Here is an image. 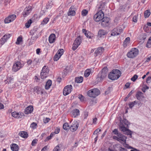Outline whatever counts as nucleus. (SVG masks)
Returning a JSON list of instances; mask_svg holds the SVG:
<instances>
[{
	"mask_svg": "<svg viewBox=\"0 0 151 151\" xmlns=\"http://www.w3.org/2000/svg\"><path fill=\"white\" fill-rule=\"evenodd\" d=\"M60 57L58 55H57V54H56L54 57V60L55 61H56L58 60Z\"/></svg>",
	"mask_w": 151,
	"mask_h": 151,
	"instance_id": "47",
	"label": "nucleus"
},
{
	"mask_svg": "<svg viewBox=\"0 0 151 151\" xmlns=\"http://www.w3.org/2000/svg\"><path fill=\"white\" fill-rule=\"evenodd\" d=\"M71 114L73 117H76L80 115V111L77 109H74L71 112Z\"/></svg>",
	"mask_w": 151,
	"mask_h": 151,
	"instance_id": "22",
	"label": "nucleus"
},
{
	"mask_svg": "<svg viewBox=\"0 0 151 151\" xmlns=\"http://www.w3.org/2000/svg\"><path fill=\"white\" fill-rule=\"evenodd\" d=\"M32 36L31 37V40H33L32 42L36 40L38 38V35L39 34V32L37 30L33 29L30 32Z\"/></svg>",
	"mask_w": 151,
	"mask_h": 151,
	"instance_id": "13",
	"label": "nucleus"
},
{
	"mask_svg": "<svg viewBox=\"0 0 151 151\" xmlns=\"http://www.w3.org/2000/svg\"><path fill=\"white\" fill-rule=\"evenodd\" d=\"M4 81L6 84L13 83H14V78L13 76H8L7 77L6 79Z\"/></svg>",
	"mask_w": 151,
	"mask_h": 151,
	"instance_id": "26",
	"label": "nucleus"
},
{
	"mask_svg": "<svg viewBox=\"0 0 151 151\" xmlns=\"http://www.w3.org/2000/svg\"><path fill=\"white\" fill-rule=\"evenodd\" d=\"M122 31V29L120 27L115 28L111 31V35L116 36L120 35Z\"/></svg>",
	"mask_w": 151,
	"mask_h": 151,
	"instance_id": "10",
	"label": "nucleus"
},
{
	"mask_svg": "<svg viewBox=\"0 0 151 151\" xmlns=\"http://www.w3.org/2000/svg\"><path fill=\"white\" fill-rule=\"evenodd\" d=\"M113 138L119 142L121 143H126V142L127 137L121 133L119 134L117 136H113Z\"/></svg>",
	"mask_w": 151,
	"mask_h": 151,
	"instance_id": "5",
	"label": "nucleus"
},
{
	"mask_svg": "<svg viewBox=\"0 0 151 151\" xmlns=\"http://www.w3.org/2000/svg\"><path fill=\"white\" fill-rule=\"evenodd\" d=\"M121 123H122L124 125L126 126V127H128L129 124V122L128 120L125 119H124L122 121H120V124Z\"/></svg>",
	"mask_w": 151,
	"mask_h": 151,
	"instance_id": "35",
	"label": "nucleus"
},
{
	"mask_svg": "<svg viewBox=\"0 0 151 151\" xmlns=\"http://www.w3.org/2000/svg\"><path fill=\"white\" fill-rule=\"evenodd\" d=\"M119 150L120 151H128L127 150L124 148L120 147L119 149Z\"/></svg>",
	"mask_w": 151,
	"mask_h": 151,
	"instance_id": "63",
	"label": "nucleus"
},
{
	"mask_svg": "<svg viewBox=\"0 0 151 151\" xmlns=\"http://www.w3.org/2000/svg\"><path fill=\"white\" fill-rule=\"evenodd\" d=\"M19 135L24 138H27L28 137L27 133L24 131H21L19 134Z\"/></svg>",
	"mask_w": 151,
	"mask_h": 151,
	"instance_id": "29",
	"label": "nucleus"
},
{
	"mask_svg": "<svg viewBox=\"0 0 151 151\" xmlns=\"http://www.w3.org/2000/svg\"><path fill=\"white\" fill-rule=\"evenodd\" d=\"M132 94V91H130L129 93L127 96L124 99V101H126L127 99L130 96V95Z\"/></svg>",
	"mask_w": 151,
	"mask_h": 151,
	"instance_id": "56",
	"label": "nucleus"
},
{
	"mask_svg": "<svg viewBox=\"0 0 151 151\" xmlns=\"http://www.w3.org/2000/svg\"><path fill=\"white\" fill-rule=\"evenodd\" d=\"M139 51L138 50L135 48H133L128 52L127 54V57L130 58H134L136 57L138 55Z\"/></svg>",
	"mask_w": 151,
	"mask_h": 151,
	"instance_id": "3",
	"label": "nucleus"
},
{
	"mask_svg": "<svg viewBox=\"0 0 151 151\" xmlns=\"http://www.w3.org/2000/svg\"><path fill=\"white\" fill-rule=\"evenodd\" d=\"M38 60L37 59H35L34 60L32 61V64L33 65H35L38 62Z\"/></svg>",
	"mask_w": 151,
	"mask_h": 151,
	"instance_id": "53",
	"label": "nucleus"
},
{
	"mask_svg": "<svg viewBox=\"0 0 151 151\" xmlns=\"http://www.w3.org/2000/svg\"><path fill=\"white\" fill-rule=\"evenodd\" d=\"M34 92L37 94H40L41 93V89L39 87H35L34 89Z\"/></svg>",
	"mask_w": 151,
	"mask_h": 151,
	"instance_id": "37",
	"label": "nucleus"
},
{
	"mask_svg": "<svg viewBox=\"0 0 151 151\" xmlns=\"http://www.w3.org/2000/svg\"><path fill=\"white\" fill-rule=\"evenodd\" d=\"M130 40V38L129 37H127L124 40V46L126 47L127 45L129 43Z\"/></svg>",
	"mask_w": 151,
	"mask_h": 151,
	"instance_id": "34",
	"label": "nucleus"
},
{
	"mask_svg": "<svg viewBox=\"0 0 151 151\" xmlns=\"http://www.w3.org/2000/svg\"><path fill=\"white\" fill-rule=\"evenodd\" d=\"M82 39L80 36L78 37L75 40L73 45L72 49L75 50L80 45L82 42Z\"/></svg>",
	"mask_w": 151,
	"mask_h": 151,
	"instance_id": "6",
	"label": "nucleus"
},
{
	"mask_svg": "<svg viewBox=\"0 0 151 151\" xmlns=\"http://www.w3.org/2000/svg\"><path fill=\"white\" fill-rule=\"evenodd\" d=\"M11 36V35L9 33L6 34L4 35L0 40V44L3 45L7 40Z\"/></svg>",
	"mask_w": 151,
	"mask_h": 151,
	"instance_id": "15",
	"label": "nucleus"
},
{
	"mask_svg": "<svg viewBox=\"0 0 151 151\" xmlns=\"http://www.w3.org/2000/svg\"><path fill=\"white\" fill-rule=\"evenodd\" d=\"M22 37H19L17 39V41L16 42V43L17 45H19L20 43L22 41Z\"/></svg>",
	"mask_w": 151,
	"mask_h": 151,
	"instance_id": "45",
	"label": "nucleus"
},
{
	"mask_svg": "<svg viewBox=\"0 0 151 151\" xmlns=\"http://www.w3.org/2000/svg\"><path fill=\"white\" fill-rule=\"evenodd\" d=\"M104 14L101 10L98 11L94 16V20L96 22L101 21L104 17Z\"/></svg>",
	"mask_w": 151,
	"mask_h": 151,
	"instance_id": "4",
	"label": "nucleus"
},
{
	"mask_svg": "<svg viewBox=\"0 0 151 151\" xmlns=\"http://www.w3.org/2000/svg\"><path fill=\"white\" fill-rule=\"evenodd\" d=\"M79 126L78 122L76 121L73 122L71 126L70 127V130L72 132H74L77 129Z\"/></svg>",
	"mask_w": 151,
	"mask_h": 151,
	"instance_id": "20",
	"label": "nucleus"
},
{
	"mask_svg": "<svg viewBox=\"0 0 151 151\" xmlns=\"http://www.w3.org/2000/svg\"><path fill=\"white\" fill-rule=\"evenodd\" d=\"M136 96L137 99L140 101H143L144 99L145 98L144 93L140 91L137 92L136 94Z\"/></svg>",
	"mask_w": 151,
	"mask_h": 151,
	"instance_id": "18",
	"label": "nucleus"
},
{
	"mask_svg": "<svg viewBox=\"0 0 151 151\" xmlns=\"http://www.w3.org/2000/svg\"><path fill=\"white\" fill-rule=\"evenodd\" d=\"M63 128L64 130H67L70 129V127L68 123H65L63 125Z\"/></svg>",
	"mask_w": 151,
	"mask_h": 151,
	"instance_id": "39",
	"label": "nucleus"
},
{
	"mask_svg": "<svg viewBox=\"0 0 151 151\" xmlns=\"http://www.w3.org/2000/svg\"><path fill=\"white\" fill-rule=\"evenodd\" d=\"M63 53V49H60L58 50L56 54H57V55H58L59 56L61 57Z\"/></svg>",
	"mask_w": 151,
	"mask_h": 151,
	"instance_id": "42",
	"label": "nucleus"
},
{
	"mask_svg": "<svg viewBox=\"0 0 151 151\" xmlns=\"http://www.w3.org/2000/svg\"><path fill=\"white\" fill-rule=\"evenodd\" d=\"M120 130L124 134L128 135H131L132 134V132L128 129L126 126L122 123L120 124L119 126Z\"/></svg>",
	"mask_w": 151,
	"mask_h": 151,
	"instance_id": "8",
	"label": "nucleus"
},
{
	"mask_svg": "<svg viewBox=\"0 0 151 151\" xmlns=\"http://www.w3.org/2000/svg\"><path fill=\"white\" fill-rule=\"evenodd\" d=\"M146 47L148 48L151 47V36L149 38L147 42Z\"/></svg>",
	"mask_w": 151,
	"mask_h": 151,
	"instance_id": "41",
	"label": "nucleus"
},
{
	"mask_svg": "<svg viewBox=\"0 0 151 151\" xmlns=\"http://www.w3.org/2000/svg\"><path fill=\"white\" fill-rule=\"evenodd\" d=\"M27 63L29 65L32 64V61L31 60H29L27 61Z\"/></svg>",
	"mask_w": 151,
	"mask_h": 151,
	"instance_id": "62",
	"label": "nucleus"
},
{
	"mask_svg": "<svg viewBox=\"0 0 151 151\" xmlns=\"http://www.w3.org/2000/svg\"><path fill=\"white\" fill-rule=\"evenodd\" d=\"M150 12L149 10L145 11L144 12V15L145 18H148L150 15Z\"/></svg>",
	"mask_w": 151,
	"mask_h": 151,
	"instance_id": "38",
	"label": "nucleus"
},
{
	"mask_svg": "<svg viewBox=\"0 0 151 151\" xmlns=\"http://www.w3.org/2000/svg\"><path fill=\"white\" fill-rule=\"evenodd\" d=\"M76 12L75 10L74 6H72L69 9L68 15V16H74Z\"/></svg>",
	"mask_w": 151,
	"mask_h": 151,
	"instance_id": "24",
	"label": "nucleus"
},
{
	"mask_svg": "<svg viewBox=\"0 0 151 151\" xmlns=\"http://www.w3.org/2000/svg\"><path fill=\"white\" fill-rule=\"evenodd\" d=\"M88 13V11L86 9L83 10L81 12L82 16H85Z\"/></svg>",
	"mask_w": 151,
	"mask_h": 151,
	"instance_id": "46",
	"label": "nucleus"
},
{
	"mask_svg": "<svg viewBox=\"0 0 151 151\" xmlns=\"http://www.w3.org/2000/svg\"><path fill=\"white\" fill-rule=\"evenodd\" d=\"M16 18V15L14 14L10 15L5 19L4 22L5 23H9L13 22Z\"/></svg>",
	"mask_w": 151,
	"mask_h": 151,
	"instance_id": "14",
	"label": "nucleus"
},
{
	"mask_svg": "<svg viewBox=\"0 0 151 151\" xmlns=\"http://www.w3.org/2000/svg\"><path fill=\"white\" fill-rule=\"evenodd\" d=\"M33 107L32 106H27L25 109L24 113L26 114L31 113L33 111Z\"/></svg>",
	"mask_w": 151,
	"mask_h": 151,
	"instance_id": "25",
	"label": "nucleus"
},
{
	"mask_svg": "<svg viewBox=\"0 0 151 151\" xmlns=\"http://www.w3.org/2000/svg\"><path fill=\"white\" fill-rule=\"evenodd\" d=\"M107 34L106 32L103 29H100L98 32V37H99L104 38Z\"/></svg>",
	"mask_w": 151,
	"mask_h": 151,
	"instance_id": "23",
	"label": "nucleus"
},
{
	"mask_svg": "<svg viewBox=\"0 0 151 151\" xmlns=\"http://www.w3.org/2000/svg\"><path fill=\"white\" fill-rule=\"evenodd\" d=\"M138 15L137 14L135 15L133 18L132 20L133 22H136L137 20Z\"/></svg>",
	"mask_w": 151,
	"mask_h": 151,
	"instance_id": "51",
	"label": "nucleus"
},
{
	"mask_svg": "<svg viewBox=\"0 0 151 151\" xmlns=\"http://www.w3.org/2000/svg\"><path fill=\"white\" fill-rule=\"evenodd\" d=\"M97 119L95 117L93 119V123L94 124H96L97 123Z\"/></svg>",
	"mask_w": 151,
	"mask_h": 151,
	"instance_id": "61",
	"label": "nucleus"
},
{
	"mask_svg": "<svg viewBox=\"0 0 151 151\" xmlns=\"http://www.w3.org/2000/svg\"><path fill=\"white\" fill-rule=\"evenodd\" d=\"M23 66V65L20 62H17L13 65L12 70L14 72H17L22 68Z\"/></svg>",
	"mask_w": 151,
	"mask_h": 151,
	"instance_id": "12",
	"label": "nucleus"
},
{
	"mask_svg": "<svg viewBox=\"0 0 151 151\" xmlns=\"http://www.w3.org/2000/svg\"><path fill=\"white\" fill-rule=\"evenodd\" d=\"M121 75V72L119 70L114 69L109 73L108 78L110 80H115L119 78Z\"/></svg>",
	"mask_w": 151,
	"mask_h": 151,
	"instance_id": "1",
	"label": "nucleus"
},
{
	"mask_svg": "<svg viewBox=\"0 0 151 151\" xmlns=\"http://www.w3.org/2000/svg\"><path fill=\"white\" fill-rule=\"evenodd\" d=\"M101 131V129H96L93 132L94 134H97V133Z\"/></svg>",
	"mask_w": 151,
	"mask_h": 151,
	"instance_id": "55",
	"label": "nucleus"
},
{
	"mask_svg": "<svg viewBox=\"0 0 151 151\" xmlns=\"http://www.w3.org/2000/svg\"><path fill=\"white\" fill-rule=\"evenodd\" d=\"M111 88L110 87H108L106 90L105 91V94L106 95H107L109 94V93L111 92Z\"/></svg>",
	"mask_w": 151,
	"mask_h": 151,
	"instance_id": "52",
	"label": "nucleus"
},
{
	"mask_svg": "<svg viewBox=\"0 0 151 151\" xmlns=\"http://www.w3.org/2000/svg\"><path fill=\"white\" fill-rule=\"evenodd\" d=\"M110 19L107 17H104L101 21V24L104 27H106L109 25L110 24Z\"/></svg>",
	"mask_w": 151,
	"mask_h": 151,
	"instance_id": "16",
	"label": "nucleus"
},
{
	"mask_svg": "<svg viewBox=\"0 0 151 151\" xmlns=\"http://www.w3.org/2000/svg\"><path fill=\"white\" fill-rule=\"evenodd\" d=\"M56 36L54 34H51L49 36L48 40L50 43H53L55 41Z\"/></svg>",
	"mask_w": 151,
	"mask_h": 151,
	"instance_id": "27",
	"label": "nucleus"
},
{
	"mask_svg": "<svg viewBox=\"0 0 151 151\" xmlns=\"http://www.w3.org/2000/svg\"><path fill=\"white\" fill-rule=\"evenodd\" d=\"M50 120V119L49 118H46L44 120V122L45 123H47L49 122Z\"/></svg>",
	"mask_w": 151,
	"mask_h": 151,
	"instance_id": "59",
	"label": "nucleus"
},
{
	"mask_svg": "<svg viewBox=\"0 0 151 151\" xmlns=\"http://www.w3.org/2000/svg\"><path fill=\"white\" fill-rule=\"evenodd\" d=\"M138 78V76L137 75H134L131 78V80L134 82Z\"/></svg>",
	"mask_w": 151,
	"mask_h": 151,
	"instance_id": "49",
	"label": "nucleus"
},
{
	"mask_svg": "<svg viewBox=\"0 0 151 151\" xmlns=\"http://www.w3.org/2000/svg\"><path fill=\"white\" fill-rule=\"evenodd\" d=\"M151 80V77H148L147 79L146 82L147 83H149L150 82V81Z\"/></svg>",
	"mask_w": 151,
	"mask_h": 151,
	"instance_id": "60",
	"label": "nucleus"
},
{
	"mask_svg": "<svg viewBox=\"0 0 151 151\" xmlns=\"http://www.w3.org/2000/svg\"><path fill=\"white\" fill-rule=\"evenodd\" d=\"M52 83V81L50 80H48L45 86V88L46 89H48L51 86Z\"/></svg>",
	"mask_w": 151,
	"mask_h": 151,
	"instance_id": "30",
	"label": "nucleus"
},
{
	"mask_svg": "<svg viewBox=\"0 0 151 151\" xmlns=\"http://www.w3.org/2000/svg\"><path fill=\"white\" fill-rule=\"evenodd\" d=\"M83 81V78L82 76L75 78V81L76 82L78 83H82Z\"/></svg>",
	"mask_w": 151,
	"mask_h": 151,
	"instance_id": "33",
	"label": "nucleus"
},
{
	"mask_svg": "<svg viewBox=\"0 0 151 151\" xmlns=\"http://www.w3.org/2000/svg\"><path fill=\"white\" fill-rule=\"evenodd\" d=\"M73 90L72 86L71 85L66 86L63 90V94L64 96H67Z\"/></svg>",
	"mask_w": 151,
	"mask_h": 151,
	"instance_id": "11",
	"label": "nucleus"
},
{
	"mask_svg": "<svg viewBox=\"0 0 151 151\" xmlns=\"http://www.w3.org/2000/svg\"><path fill=\"white\" fill-rule=\"evenodd\" d=\"M37 124L35 122H33L31 125L30 127L33 129H35L37 128Z\"/></svg>",
	"mask_w": 151,
	"mask_h": 151,
	"instance_id": "44",
	"label": "nucleus"
},
{
	"mask_svg": "<svg viewBox=\"0 0 151 151\" xmlns=\"http://www.w3.org/2000/svg\"><path fill=\"white\" fill-rule=\"evenodd\" d=\"M49 72V69L46 66H44L42 68L41 73V78L42 79H44L48 76Z\"/></svg>",
	"mask_w": 151,
	"mask_h": 151,
	"instance_id": "9",
	"label": "nucleus"
},
{
	"mask_svg": "<svg viewBox=\"0 0 151 151\" xmlns=\"http://www.w3.org/2000/svg\"><path fill=\"white\" fill-rule=\"evenodd\" d=\"M90 33L89 32H88L85 35L86 36V37L88 38H91V37L90 35Z\"/></svg>",
	"mask_w": 151,
	"mask_h": 151,
	"instance_id": "58",
	"label": "nucleus"
},
{
	"mask_svg": "<svg viewBox=\"0 0 151 151\" xmlns=\"http://www.w3.org/2000/svg\"><path fill=\"white\" fill-rule=\"evenodd\" d=\"M49 20V19L48 18L46 17L42 21L41 23V24L42 25H44L46 24Z\"/></svg>",
	"mask_w": 151,
	"mask_h": 151,
	"instance_id": "36",
	"label": "nucleus"
},
{
	"mask_svg": "<svg viewBox=\"0 0 151 151\" xmlns=\"http://www.w3.org/2000/svg\"><path fill=\"white\" fill-rule=\"evenodd\" d=\"M32 11V6H29L25 8L23 12V14L24 17H26L28 16L31 12Z\"/></svg>",
	"mask_w": 151,
	"mask_h": 151,
	"instance_id": "17",
	"label": "nucleus"
},
{
	"mask_svg": "<svg viewBox=\"0 0 151 151\" xmlns=\"http://www.w3.org/2000/svg\"><path fill=\"white\" fill-rule=\"evenodd\" d=\"M78 98L81 101H83L84 100V97L81 94H79L78 96Z\"/></svg>",
	"mask_w": 151,
	"mask_h": 151,
	"instance_id": "50",
	"label": "nucleus"
},
{
	"mask_svg": "<svg viewBox=\"0 0 151 151\" xmlns=\"http://www.w3.org/2000/svg\"><path fill=\"white\" fill-rule=\"evenodd\" d=\"M47 146H45L41 150V151H47Z\"/></svg>",
	"mask_w": 151,
	"mask_h": 151,
	"instance_id": "64",
	"label": "nucleus"
},
{
	"mask_svg": "<svg viewBox=\"0 0 151 151\" xmlns=\"http://www.w3.org/2000/svg\"><path fill=\"white\" fill-rule=\"evenodd\" d=\"M108 70L106 68H103L101 71L100 72L97 76L96 79L98 81L101 82L104 80L107 75Z\"/></svg>",
	"mask_w": 151,
	"mask_h": 151,
	"instance_id": "2",
	"label": "nucleus"
},
{
	"mask_svg": "<svg viewBox=\"0 0 151 151\" xmlns=\"http://www.w3.org/2000/svg\"><path fill=\"white\" fill-rule=\"evenodd\" d=\"M11 149L13 151H18L19 150L18 145L15 144H12L11 145Z\"/></svg>",
	"mask_w": 151,
	"mask_h": 151,
	"instance_id": "28",
	"label": "nucleus"
},
{
	"mask_svg": "<svg viewBox=\"0 0 151 151\" xmlns=\"http://www.w3.org/2000/svg\"><path fill=\"white\" fill-rule=\"evenodd\" d=\"M32 23V21L31 19L29 20L27 23H26L25 26L27 28H28L30 26Z\"/></svg>",
	"mask_w": 151,
	"mask_h": 151,
	"instance_id": "43",
	"label": "nucleus"
},
{
	"mask_svg": "<svg viewBox=\"0 0 151 151\" xmlns=\"http://www.w3.org/2000/svg\"><path fill=\"white\" fill-rule=\"evenodd\" d=\"M55 135V134L53 132L51 133L50 135L49 136H48L47 137L46 139L45 140V141H47L48 140L52 138V137H53Z\"/></svg>",
	"mask_w": 151,
	"mask_h": 151,
	"instance_id": "40",
	"label": "nucleus"
},
{
	"mask_svg": "<svg viewBox=\"0 0 151 151\" xmlns=\"http://www.w3.org/2000/svg\"><path fill=\"white\" fill-rule=\"evenodd\" d=\"M104 51V48L102 47L97 48L94 52V56H97L101 55Z\"/></svg>",
	"mask_w": 151,
	"mask_h": 151,
	"instance_id": "21",
	"label": "nucleus"
},
{
	"mask_svg": "<svg viewBox=\"0 0 151 151\" xmlns=\"http://www.w3.org/2000/svg\"><path fill=\"white\" fill-rule=\"evenodd\" d=\"M12 116L15 118H21L24 116L23 113L21 112H18L16 111H14L12 113Z\"/></svg>",
	"mask_w": 151,
	"mask_h": 151,
	"instance_id": "19",
	"label": "nucleus"
},
{
	"mask_svg": "<svg viewBox=\"0 0 151 151\" xmlns=\"http://www.w3.org/2000/svg\"><path fill=\"white\" fill-rule=\"evenodd\" d=\"M112 132L114 134L117 135L118 136L120 133L119 132L118 130L117 129H115L112 131Z\"/></svg>",
	"mask_w": 151,
	"mask_h": 151,
	"instance_id": "48",
	"label": "nucleus"
},
{
	"mask_svg": "<svg viewBox=\"0 0 151 151\" xmlns=\"http://www.w3.org/2000/svg\"><path fill=\"white\" fill-rule=\"evenodd\" d=\"M99 90L95 88L89 90L88 92V96L91 97H95L100 94Z\"/></svg>",
	"mask_w": 151,
	"mask_h": 151,
	"instance_id": "7",
	"label": "nucleus"
},
{
	"mask_svg": "<svg viewBox=\"0 0 151 151\" xmlns=\"http://www.w3.org/2000/svg\"><path fill=\"white\" fill-rule=\"evenodd\" d=\"M60 150V147L57 145L55 147L53 151H59Z\"/></svg>",
	"mask_w": 151,
	"mask_h": 151,
	"instance_id": "54",
	"label": "nucleus"
},
{
	"mask_svg": "<svg viewBox=\"0 0 151 151\" xmlns=\"http://www.w3.org/2000/svg\"><path fill=\"white\" fill-rule=\"evenodd\" d=\"M92 69H87L85 71L84 76L85 77H88L91 73H92Z\"/></svg>",
	"mask_w": 151,
	"mask_h": 151,
	"instance_id": "31",
	"label": "nucleus"
},
{
	"mask_svg": "<svg viewBox=\"0 0 151 151\" xmlns=\"http://www.w3.org/2000/svg\"><path fill=\"white\" fill-rule=\"evenodd\" d=\"M60 131V129L58 128L56 129L55 130L54 134H57Z\"/></svg>",
	"mask_w": 151,
	"mask_h": 151,
	"instance_id": "57",
	"label": "nucleus"
},
{
	"mask_svg": "<svg viewBox=\"0 0 151 151\" xmlns=\"http://www.w3.org/2000/svg\"><path fill=\"white\" fill-rule=\"evenodd\" d=\"M138 101H134L130 102L129 104V106L130 108H132V107L134 106L135 104H138V105L140 103H138Z\"/></svg>",
	"mask_w": 151,
	"mask_h": 151,
	"instance_id": "32",
	"label": "nucleus"
}]
</instances>
